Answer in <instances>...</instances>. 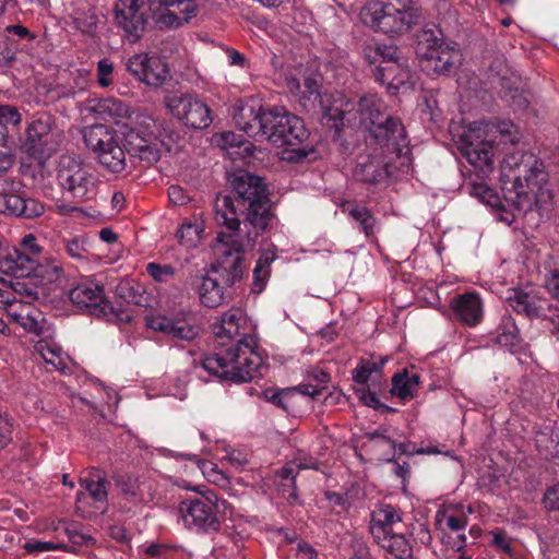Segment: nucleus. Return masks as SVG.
<instances>
[{
	"mask_svg": "<svg viewBox=\"0 0 559 559\" xmlns=\"http://www.w3.org/2000/svg\"><path fill=\"white\" fill-rule=\"evenodd\" d=\"M248 321L243 311L231 308L213 325L215 352L205 356L203 368L210 373L233 382H249L260 376L262 358L255 350L257 340L246 332Z\"/></svg>",
	"mask_w": 559,
	"mask_h": 559,
	"instance_id": "nucleus-1",
	"label": "nucleus"
},
{
	"mask_svg": "<svg viewBox=\"0 0 559 559\" xmlns=\"http://www.w3.org/2000/svg\"><path fill=\"white\" fill-rule=\"evenodd\" d=\"M234 195L218 194L214 202L215 221L227 230H239L240 214L246 213L245 224L249 242H254L263 233L271 218V202L267 188L262 179L249 173H240L233 181Z\"/></svg>",
	"mask_w": 559,
	"mask_h": 559,
	"instance_id": "nucleus-2",
	"label": "nucleus"
},
{
	"mask_svg": "<svg viewBox=\"0 0 559 559\" xmlns=\"http://www.w3.org/2000/svg\"><path fill=\"white\" fill-rule=\"evenodd\" d=\"M501 180L506 185L504 199L513 207L511 217L502 219L511 224L518 216L537 209L539 195L545 194L548 174L535 154L514 151L501 163Z\"/></svg>",
	"mask_w": 559,
	"mask_h": 559,
	"instance_id": "nucleus-3",
	"label": "nucleus"
},
{
	"mask_svg": "<svg viewBox=\"0 0 559 559\" xmlns=\"http://www.w3.org/2000/svg\"><path fill=\"white\" fill-rule=\"evenodd\" d=\"M234 120L249 136L265 139L278 146L299 145L309 136L302 119L283 107L240 106L234 112Z\"/></svg>",
	"mask_w": 559,
	"mask_h": 559,
	"instance_id": "nucleus-4",
	"label": "nucleus"
},
{
	"mask_svg": "<svg viewBox=\"0 0 559 559\" xmlns=\"http://www.w3.org/2000/svg\"><path fill=\"white\" fill-rule=\"evenodd\" d=\"M99 111L114 119L127 118L126 122L116 121L126 142L129 155L138 156L147 163L159 159L157 148V126L154 118L146 114H129V107L119 99L107 98L99 104Z\"/></svg>",
	"mask_w": 559,
	"mask_h": 559,
	"instance_id": "nucleus-5",
	"label": "nucleus"
},
{
	"mask_svg": "<svg viewBox=\"0 0 559 559\" xmlns=\"http://www.w3.org/2000/svg\"><path fill=\"white\" fill-rule=\"evenodd\" d=\"M420 17L414 0H372L360 11L366 26L391 36L406 34Z\"/></svg>",
	"mask_w": 559,
	"mask_h": 559,
	"instance_id": "nucleus-6",
	"label": "nucleus"
},
{
	"mask_svg": "<svg viewBox=\"0 0 559 559\" xmlns=\"http://www.w3.org/2000/svg\"><path fill=\"white\" fill-rule=\"evenodd\" d=\"M357 107L360 122L369 131L371 144L386 147L391 152H399L407 146L403 123L399 118L382 112L384 105L377 95L360 97Z\"/></svg>",
	"mask_w": 559,
	"mask_h": 559,
	"instance_id": "nucleus-7",
	"label": "nucleus"
},
{
	"mask_svg": "<svg viewBox=\"0 0 559 559\" xmlns=\"http://www.w3.org/2000/svg\"><path fill=\"white\" fill-rule=\"evenodd\" d=\"M194 487L197 497L187 498L179 503V512L186 528L197 534L217 533L222 526L221 513L228 502L212 489Z\"/></svg>",
	"mask_w": 559,
	"mask_h": 559,
	"instance_id": "nucleus-8",
	"label": "nucleus"
},
{
	"mask_svg": "<svg viewBox=\"0 0 559 559\" xmlns=\"http://www.w3.org/2000/svg\"><path fill=\"white\" fill-rule=\"evenodd\" d=\"M82 135L86 147L102 167L114 174L126 170L128 152L119 129L95 123L84 127Z\"/></svg>",
	"mask_w": 559,
	"mask_h": 559,
	"instance_id": "nucleus-9",
	"label": "nucleus"
},
{
	"mask_svg": "<svg viewBox=\"0 0 559 559\" xmlns=\"http://www.w3.org/2000/svg\"><path fill=\"white\" fill-rule=\"evenodd\" d=\"M61 141V131L49 114L36 116L26 127L20 151L39 166L52 156Z\"/></svg>",
	"mask_w": 559,
	"mask_h": 559,
	"instance_id": "nucleus-10",
	"label": "nucleus"
},
{
	"mask_svg": "<svg viewBox=\"0 0 559 559\" xmlns=\"http://www.w3.org/2000/svg\"><path fill=\"white\" fill-rule=\"evenodd\" d=\"M238 233L239 230L226 229L217 234L215 246L217 260L211 264V272L229 287L242 278L245 271V249Z\"/></svg>",
	"mask_w": 559,
	"mask_h": 559,
	"instance_id": "nucleus-11",
	"label": "nucleus"
},
{
	"mask_svg": "<svg viewBox=\"0 0 559 559\" xmlns=\"http://www.w3.org/2000/svg\"><path fill=\"white\" fill-rule=\"evenodd\" d=\"M57 179L61 189L74 200L85 202L97 195V177L83 162L71 156L60 158Z\"/></svg>",
	"mask_w": 559,
	"mask_h": 559,
	"instance_id": "nucleus-12",
	"label": "nucleus"
},
{
	"mask_svg": "<svg viewBox=\"0 0 559 559\" xmlns=\"http://www.w3.org/2000/svg\"><path fill=\"white\" fill-rule=\"evenodd\" d=\"M169 112L186 126L203 129L211 124V110L205 103L191 94L174 93L166 98Z\"/></svg>",
	"mask_w": 559,
	"mask_h": 559,
	"instance_id": "nucleus-13",
	"label": "nucleus"
},
{
	"mask_svg": "<svg viewBox=\"0 0 559 559\" xmlns=\"http://www.w3.org/2000/svg\"><path fill=\"white\" fill-rule=\"evenodd\" d=\"M402 151L391 152L386 147L378 146L372 151L360 156L354 169L356 180L366 185H381L388 181L391 173V155L399 156Z\"/></svg>",
	"mask_w": 559,
	"mask_h": 559,
	"instance_id": "nucleus-14",
	"label": "nucleus"
},
{
	"mask_svg": "<svg viewBox=\"0 0 559 559\" xmlns=\"http://www.w3.org/2000/svg\"><path fill=\"white\" fill-rule=\"evenodd\" d=\"M485 130H469L461 141L460 151L467 162L481 175L493 169L495 140L483 139Z\"/></svg>",
	"mask_w": 559,
	"mask_h": 559,
	"instance_id": "nucleus-15",
	"label": "nucleus"
},
{
	"mask_svg": "<svg viewBox=\"0 0 559 559\" xmlns=\"http://www.w3.org/2000/svg\"><path fill=\"white\" fill-rule=\"evenodd\" d=\"M147 4L160 27H179L197 13L193 0H147Z\"/></svg>",
	"mask_w": 559,
	"mask_h": 559,
	"instance_id": "nucleus-16",
	"label": "nucleus"
},
{
	"mask_svg": "<svg viewBox=\"0 0 559 559\" xmlns=\"http://www.w3.org/2000/svg\"><path fill=\"white\" fill-rule=\"evenodd\" d=\"M127 69L146 85L158 87L169 79L168 64L158 56L138 53L127 63Z\"/></svg>",
	"mask_w": 559,
	"mask_h": 559,
	"instance_id": "nucleus-17",
	"label": "nucleus"
},
{
	"mask_svg": "<svg viewBox=\"0 0 559 559\" xmlns=\"http://www.w3.org/2000/svg\"><path fill=\"white\" fill-rule=\"evenodd\" d=\"M72 304L91 314L106 316L110 310V304L105 298L103 286L94 282H82L69 292Z\"/></svg>",
	"mask_w": 559,
	"mask_h": 559,
	"instance_id": "nucleus-18",
	"label": "nucleus"
},
{
	"mask_svg": "<svg viewBox=\"0 0 559 559\" xmlns=\"http://www.w3.org/2000/svg\"><path fill=\"white\" fill-rule=\"evenodd\" d=\"M147 325L154 331L181 341H193L200 334V326L191 314L176 318L154 316L147 320Z\"/></svg>",
	"mask_w": 559,
	"mask_h": 559,
	"instance_id": "nucleus-19",
	"label": "nucleus"
},
{
	"mask_svg": "<svg viewBox=\"0 0 559 559\" xmlns=\"http://www.w3.org/2000/svg\"><path fill=\"white\" fill-rule=\"evenodd\" d=\"M450 310L454 320L469 328L478 325L484 318V305L476 293H464L453 297Z\"/></svg>",
	"mask_w": 559,
	"mask_h": 559,
	"instance_id": "nucleus-20",
	"label": "nucleus"
},
{
	"mask_svg": "<svg viewBox=\"0 0 559 559\" xmlns=\"http://www.w3.org/2000/svg\"><path fill=\"white\" fill-rule=\"evenodd\" d=\"M45 206L36 199L17 192H0V213L32 219L44 214Z\"/></svg>",
	"mask_w": 559,
	"mask_h": 559,
	"instance_id": "nucleus-21",
	"label": "nucleus"
},
{
	"mask_svg": "<svg viewBox=\"0 0 559 559\" xmlns=\"http://www.w3.org/2000/svg\"><path fill=\"white\" fill-rule=\"evenodd\" d=\"M143 3L144 0H119L116 3V20L133 41L140 38L144 29Z\"/></svg>",
	"mask_w": 559,
	"mask_h": 559,
	"instance_id": "nucleus-22",
	"label": "nucleus"
},
{
	"mask_svg": "<svg viewBox=\"0 0 559 559\" xmlns=\"http://www.w3.org/2000/svg\"><path fill=\"white\" fill-rule=\"evenodd\" d=\"M461 55L457 49L447 45L442 49L435 50V53L428 55L421 60L420 67L428 74H449L460 63Z\"/></svg>",
	"mask_w": 559,
	"mask_h": 559,
	"instance_id": "nucleus-23",
	"label": "nucleus"
},
{
	"mask_svg": "<svg viewBox=\"0 0 559 559\" xmlns=\"http://www.w3.org/2000/svg\"><path fill=\"white\" fill-rule=\"evenodd\" d=\"M53 247L57 253H63L75 261L86 262L90 259L91 242L86 235H58L53 241Z\"/></svg>",
	"mask_w": 559,
	"mask_h": 559,
	"instance_id": "nucleus-24",
	"label": "nucleus"
},
{
	"mask_svg": "<svg viewBox=\"0 0 559 559\" xmlns=\"http://www.w3.org/2000/svg\"><path fill=\"white\" fill-rule=\"evenodd\" d=\"M402 523V516L391 504H381L371 512L369 532L374 539L395 533L394 526Z\"/></svg>",
	"mask_w": 559,
	"mask_h": 559,
	"instance_id": "nucleus-25",
	"label": "nucleus"
},
{
	"mask_svg": "<svg viewBox=\"0 0 559 559\" xmlns=\"http://www.w3.org/2000/svg\"><path fill=\"white\" fill-rule=\"evenodd\" d=\"M36 266L39 265L35 260L17 247L7 253H0V273L23 278L34 272Z\"/></svg>",
	"mask_w": 559,
	"mask_h": 559,
	"instance_id": "nucleus-26",
	"label": "nucleus"
},
{
	"mask_svg": "<svg viewBox=\"0 0 559 559\" xmlns=\"http://www.w3.org/2000/svg\"><path fill=\"white\" fill-rule=\"evenodd\" d=\"M193 286L197 289L200 302L207 308H216L226 300L224 286L219 284V278L209 274L197 275L193 280Z\"/></svg>",
	"mask_w": 559,
	"mask_h": 559,
	"instance_id": "nucleus-27",
	"label": "nucleus"
},
{
	"mask_svg": "<svg viewBox=\"0 0 559 559\" xmlns=\"http://www.w3.org/2000/svg\"><path fill=\"white\" fill-rule=\"evenodd\" d=\"M214 146L226 152L231 160L242 159L252 154V143L233 131L215 133L212 136Z\"/></svg>",
	"mask_w": 559,
	"mask_h": 559,
	"instance_id": "nucleus-28",
	"label": "nucleus"
},
{
	"mask_svg": "<svg viewBox=\"0 0 559 559\" xmlns=\"http://www.w3.org/2000/svg\"><path fill=\"white\" fill-rule=\"evenodd\" d=\"M374 74L378 82L388 84L389 87L395 90L401 87L408 88L413 86L415 82V74L401 61L397 64L379 67Z\"/></svg>",
	"mask_w": 559,
	"mask_h": 559,
	"instance_id": "nucleus-29",
	"label": "nucleus"
},
{
	"mask_svg": "<svg viewBox=\"0 0 559 559\" xmlns=\"http://www.w3.org/2000/svg\"><path fill=\"white\" fill-rule=\"evenodd\" d=\"M374 543L384 550L386 559H414L412 545L403 533L383 535Z\"/></svg>",
	"mask_w": 559,
	"mask_h": 559,
	"instance_id": "nucleus-30",
	"label": "nucleus"
},
{
	"mask_svg": "<svg viewBox=\"0 0 559 559\" xmlns=\"http://www.w3.org/2000/svg\"><path fill=\"white\" fill-rule=\"evenodd\" d=\"M34 348L45 362L52 367V370L66 372L68 369V356L60 345L49 337H45L36 342Z\"/></svg>",
	"mask_w": 559,
	"mask_h": 559,
	"instance_id": "nucleus-31",
	"label": "nucleus"
},
{
	"mask_svg": "<svg viewBox=\"0 0 559 559\" xmlns=\"http://www.w3.org/2000/svg\"><path fill=\"white\" fill-rule=\"evenodd\" d=\"M448 44L443 40L442 31L438 27H425L417 35L416 56L419 62L435 53V50H440Z\"/></svg>",
	"mask_w": 559,
	"mask_h": 559,
	"instance_id": "nucleus-32",
	"label": "nucleus"
},
{
	"mask_svg": "<svg viewBox=\"0 0 559 559\" xmlns=\"http://www.w3.org/2000/svg\"><path fill=\"white\" fill-rule=\"evenodd\" d=\"M343 211L357 224L358 229L364 233L367 238H371L378 233V219L367 206L348 204Z\"/></svg>",
	"mask_w": 559,
	"mask_h": 559,
	"instance_id": "nucleus-33",
	"label": "nucleus"
},
{
	"mask_svg": "<svg viewBox=\"0 0 559 559\" xmlns=\"http://www.w3.org/2000/svg\"><path fill=\"white\" fill-rule=\"evenodd\" d=\"M508 302L516 313L530 319L545 317L544 309L538 305L537 299L523 290H514L508 297Z\"/></svg>",
	"mask_w": 559,
	"mask_h": 559,
	"instance_id": "nucleus-34",
	"label": "nucleus"
},
{
	"mask_svg": "<svg viewBox=\"0 0 559 559\" xmlns=\"http://www.w3.org/2000/svg\"><path fill=\"white\" fill-rule=\"evenodd\" d=\"M80 485L88 492V496L95 503H99L104 508L107 506L109 481L98 469L81 478Z\"/></svg>",
	"mask_w": 559,
	"mask_h": 559,
	"instance_id": "nucleus-35",
	"label": "nucleus"
},
{
	"mask_svg": "<svg viewBox=\"0 0 559 559\" xmlns=\"http://www.w3.org/2000/svg\"><path fill=\"white\" fill-rule=\"evenodd\" d=\"M204 223L198 217L185 219L176 233L179 243L186 248H195L204 233Z\"/></svg>",
	"mask_w": 559,
	"mask_h": 559,
	"instance_id": "nucleus-36",
	"label": "nucleus"
},
{
	"mask_svg": "<svg viewBox=\"0 0 559 559\" xmlns=\"http://www.w3.org/2000/svg\"><path fill=\"white\" fill-rule=\"evenodd\" d=\"M495 335L496 343L510 349L516 348L521 342L520 331L514 319L509 314L501 318Z\"/></svg>",
	"mask_w": 559,
	"mask_h": 559,
	"instance_id": "nucleus-37",
	"label": "nucleus"
},
{
	"mask_svg": "<svg viewBox=\"0 0 559 559\" xmlns=\"http://www.w3.org/2000/svg\"><path fill=\"white\" fill-rule=\"evenodd\" d=\"M419 384V376L417 373L409 374L406 370L396 373L392 378L391 394L407 400L414 396Z\"/></svg>",
	"mask_w": 559,
	"mask_h": 559,
	"instance_id": "nucleus-38",
	"label": "nucleus"
},
{
	"mask_svg": "<svg viewBox=\"0 0 559 559\" xmlns=\"http://www.w3.org/2000/svg\"><path fill=\"white\" fill-rule=\"evenodd\" d=\"M180 456L186 460L197 462L203 475L210 483H213L221 488H227L229 486V477L217 466V464L211 461L200 460L195 454H180Z\"/></svg>",
	"mask_w": 559,
	"mask_h": 559,
	"instance_id": "nucleus-39",
	"label": "nucleus"
},
{
	"mask_svg": "<svg viewBox=\"0 0 559 559\" xmlns=\"http://www.w3.org/2000/svg\"><path fill=\"white\" fill-rule=\"evenodd\" d=\"M436 523L439 525L442 530L444 528L443 525L449 528L450 531L456 533V542L453 543L451 548L453 550L460 551L465 544V535L460 534L461 531L465 528L466 521L461 516L455 515H445L444 513L437 512L436 515Z\"/></svg>",
	"mask_w": 559,
	"mask_h": 559,
	"instance_id": "nucleus-40",
	"label": "nucleus"
},
{
	"mask_svg": "<svg viewBox=\"0 0 559 559\" xmlns=\"http://www.w3.org/2000/svg\"><path fill=\"white\" fill-rule=\"evenodd\" d=\"M21 328H23L25 332L36 336H43L44 338L50 336L51 329L49 323L44 314L33 307L25 317L24 322H22Z\"/></svg>",
	"mask_w": 559,
	"mask_h": 559,
	"instance_id": "nucleus-41",
	"label": "nucleus"
},
{
	"mask_svg": "<svg viewBox=\"0 0 559 559\" xmlns=\"http://www.w3.org/2000/svg\"><path fill=\"white\" fill-rule=\"evenodd\" d=\"M366 57L368 59L372 57V62L380 59L382 62H386L389 64H397L401 61L400 49L392 44H377L374 47H368Z\"/></svg>",
	"mask_w": 559,
	"mask_h": 559,
	"instance_id": "nucleus-42",
	"label": "nucleus"
},
{
	"mask_svg": "<svg viewBox=\"0 0 559 559\" xmlns=\"http://www.w3.org/2000/svg\"><path fill=\"white\" fill-rule=\"evenodd\" d=\"M275 260V253L272 251H264L257 261L253 269V285L261 290L271 273V263Z\"/></svg>",
	"mask_w": 559,
	"mask_h": 559,
	"instance_id": "nucleus-43",
	"label": "nucleus"
},
{
	"mask_svg": "<svg viewBox=\"0 0 559 559\" xmlns=\"http://www.w3.org/2000/svg\"><path fill=\"white\" fill-rule=\"evenodd\" d=\"M489 535L491 536L490 544L497 551L510 559L518 558L514 542L503 530L491 531Z\"/></svg>",
	"mask_w": 559,
	"mask_h": 559,
	"instance_id": "nucleus-44",
	"label": "nucleus"
},
{
	"mask_svg": "<svg viewBox=\"0 0 559 559\" xmlns=\"http://www.w3.org/2000/svg\"><path fill=\"white\" fill-rule=\"evenodd\" d=\"M22 121V115L19 109L12 105L0 104V140L4 141L8 136V126H19Z\"/></svg>",
	"mask_w": 559,
	"mask_h": 559,
	"instance_id": "nucleus-45",
	"label": "nucleus"
},
{
	"mask_svg": "<svg viewBox=\"0 0 559 559\" xmlns=\"http://www.w3.org/2000/svg\"><path fill=\"white\" fill-rule=\"evenodd\" d=\"M263 395L267 402L287 412L292 406L290 400L295 395V389H266Z\"/></svg>",
	"mask_w": 559,
	"mask_h": 559,
	"instance_id": "nucleus-46",
	"label": "nucleus"
},
{
	"mask_svg": "<svg viewBox=\"0 0 559 559\" xmlns=\"http://www.w3.org/2000/svg\"><path fill=\"white\" fill-rule=\"evenodd\" d=\"M348 559H371L367 543L362 537L350 535L346 543Z\"/></svg>",
	"mask_w": 559,
	"mask_h": 559,
	"instance_id": "nucleus-47",
	"label": "nucleus"
},
{
	"mask_svg": "<svg viewBox=\"0 0 559 559\" xmlns=\"http://www.w3.org/2000/svg\"><path fill=\"white\" fill-rule=\"evenodd\" d=\"M146 273L157 283H167L176 275V269L171 264L150 262L146 264Z\"/></svg>",
	"mask_w": 559,
	"mask_h": 559,
	"instance_id": "nucleus-48",
	"label": "nucleus"
},
{
	"mask_svg": "<svg viewBox=\"0 0 559 559\" xmlns=\"http://www.w3.org/2000/svg\"><path fill=\"white\" fill-rule=\"evenodd\" d=\"M117 486L126 500L133 504H139L142 501L139 484L131 479H121L117 483Z\"/></svg>",
	"mask_w": 559,
	"mask_h": 559,
	"instance_id": "nucleus-49",
	"label": "nucleus"
},
{
	"mask_svg": "<svg viewBox=\"0 0 559 559\" xmlns=\"http://www.w3.org/2000/svg\"><path fill=\"white\" fill-rule=\"evenodd\" d=\"M17 248L26 253L29 258H33L35 262L40 265V255L43 252V247L38 243L37 238L33 234L25 235Z\"/></svg>",
	"mask_w": 559,
	"mask_h": 559,
	"instance_id": "nucleus-50",
	"label": "nucleus"
},
{
	"mask_svg": "<svg viewBox=\"0 0 559 559\" xmlns=\"http://www.w3.org/2000/svg\"><path fill=\"white\" fill-rule=\"evenodd\" d=\"M349 110L342 109L335 105L329 107L325 111L324 118L326 120V124L330 128H334L336 131H340L345 124L346 116Z\"/></svg>",
	"mask_w": 559,
	"mask_h": 559,
	"instance_id": "nucleus-51",
	"label": "nucleus"
},
{
	"mask_svg": "<svg viewBox=\"0 0 559 559\" xmlns=\"http://www.w3.org/2000/svg\"><path fill=\"white\" fill-rule=\"evenodd\" d=\"M515 127L511 121L502 120L486 126V131L499 133L504 142L515 143L516 138L513 135Z\"/></svg>",
	"mask_w": 559,
	"mask_h": 559,
	"instance_id": "nucleus-52",
	"label": "nucleus"
},
{
	"mask_svg": "<svg viewBox=\"0 0 559 559\" xmlns=\"http://www.w3.org/2000/svg\"><path fill=\"white\" fill-rule=\"evenodd\" d=\"M114 66L108 59H102L97 63L98 83L103 87H107L112 83Z\"/></svg>",
	"mask_w": 559,
	"mask_h": 559,
	"instance_id": "nucleus-53",
	"label": "nucleus"
},
{
	"mask_svg": "<svg viewBox=\"0 0 559 559\" xmlns=\"http://www.w3.org/2000/svg\"><path fill=\"white\" fill-rule=\"evenodd\" d=\"M32 306L31 305H24L20 301L12 302L9 305L7 309L8 317L20 326L22 325V322H24L25 317L29 312Z\"/></svg>",
	"mask_w": 559,
	"mask_h": 559,
	"instance_id": "nucleus-54",
	"label": "nucleus"
},
{
	"mask_svg": "<svg viewBox=\"0 0 559 559\" xmlns=\"http://www.w3.org/2000/svg\"><path fill=\"white\" fill-rule=\"evenodd\" d=\"M319 88L320 85L314 78H305L304 82L301 83V94L300 99L305 100H311L317 99L319 97Z\"/></svg>",
	"mask_w": 559,
	"mask_h": 559,
	"instance_id": "nucleus-55",
	"label": "nucleus"
},
{
	"mask_svg": "<svg viewBox=\"0 0 559 559\" xmlns=\"http://www.w3.org/2000/svg\"><path fill=\"white\" fill-rule=\"evenodd\" d=\"M543 504L549 511H559V484L546 489L543 497Z\"/></svg>",
	"mask_w": 559,
	"mask_h": 559,
	"instance_id": "nucleus-56",
	"label": "nucleus"
},
{
	"mask_svg": "<svg viewBox=\"0 0 559 559\" xmlns=\"http://www.w3.org/2000/svg\"><path fill=\"white\" fill-rule=\"evenodd\" d=\"M357 395L360 400V402L368 406V407H371V408H374V409H380L382 407L386 408V409H390L388 406L383 405L378 395L373 392H371L369 389H359L357 390Z\"/></svg>",
	"mask_w": 559,
	"mask_h": 559,
	"instance_id": "nucleus-57",
	"label": "nucleus"
},
{
	"mask_svg": "<svg viewBox=\"0 0 559 559\" xmlns=\"http://www.w3.org/2000/svg\"><path fill=\"white\" fill-rule=\"evenodd\" d=\"M73 23L76 29L82 33H92L96 25V17L94 15H78L74 17Z\"/></svg>",
	"mask_w": 559,
	"mask_h": 559,
	"instance_id": "nucleus-58",
	"label": "nucleus"
},
{
	"mask_svg": "<svg viewBox=\"0 0 559 559\" xmlns=\"http://www.w3.org/2000/svg\"><path fill=\"white\" fill-rule=\"evenodd\" d=\"M168 198L170 202L176 205H183L189 200V197L186 193V191L179 186H170L168 188Z\"/></svg>",
	"mask_w": 559,
	"mask_h": 559,
	"instance_id": "nucleus-59",
	"label": "nucleus"
},
{
	"mask_svg": "<svg viewBox=\"0 0 559 559\" xmlns=\"http://www.w3.org/2000/svg\"><path fill=\"white\" fill-rule=\"evenodd\" d=\"M24 549L27 552H44V551H53V543L52 542H41V540H28L24 544Z\"/></svg>",
	"mask_w": 559,
	"mask_h": 559,
	"instance_id": "nucleus-60",
	"label": "nucleus"
},
{
	"mask_svg": "<svg viewBox=\"0 0 559 559\" xmlns=\"http://www.w3.org/2000/svg\"><path fill=\"white\" fill-rule=\"evenodd\" d=\"M294 389H295V393L299 392L302 395H307V396H311V397L321 395L323 390H325L323 388V384H317V383L316 384L304 383V384H299L298 386H295Z\"/></svg>",
	"mask_w": 559,
	"mask_h": 559,
	"instance_id": "nucleus-61",
	"label": "nucleus"
},
{
	"mask_svg": "<svg viewBox=\"0 0 559 559\" xmlns=\"http://www.w3.org/2000/svg\"><path fill=\"white\" fill-rule=\"evenodd\" d=\"M370 377L371 373L369 372L368 368L362 362V360L353 370V380L358 384H367Z\"/></svg>",
	"mask_w": 559,
	"mask_h": 559,
	"instance_id": "nucleus-62",
	"label": "nucleus"
},
{
	"mask_svg": "<svg viewBox=\"0 0 559 559\" xmlns=\"http://www.w3.org/2000/svg\"><path fill=\"white\" fill-rule=\"evenodd\" d=\"M47 273H48V280L50 282L59 280L61 276H63V266L62 264L57 261L56 259H51L47 263Z\"/></svg>",
	"mask_w": 559,
	"mask_h": 559,
	"instance_id": "nucleus-63",
	"label": "nucleus"
},
{
	"mask_svg": "<svg viewBox=\"0 0 559 559\" xmlns=\"http://www.w3.org/2000/svg\"><path fill=\"white\" fill-rule=\"evenodd\" d=\"M11 440V425L9 420L0 415V450Z\"/></svg>",
	"mask_w": 559,
	"mask_h": 559,
	"instance_id": "nucleus-64",
	"label": "nucleus"
}]
</instances>
